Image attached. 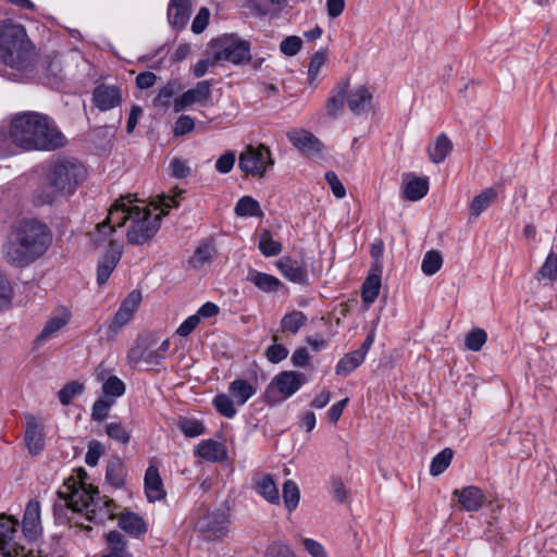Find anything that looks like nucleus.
<instances>
[{
  "instance_id": "1",
  "label": "nucleus",
  "mask_w": 557,
  "mask_h": 557,
  "mask_svg": "<svg viewBox=\"0 0 557 557\" xmlns=\"http://www.w3.org/2000/svg\"><path fill=\"white\" fill-rule=\"evenodd\" d=\"M52 240L53 234L47 223L37 218H24L12 226L2 245V257L11 267L24 269L40 259Z\"/></svg>"
},
{
  "instance_id": "2",
  "label": "nucleus",
  "mask_w": 557,
  "mask_h": 557,
  "mask_svg": "<svg viewBox=\"0 0 557 557\" xmlns=\"http://www.w3.org/2000/svg\"><path fill=\"white\" fill-rule=\"evenodd\" d=\"M11 135L14 143L25 151H54L67 143L55 121L36 111L15 114L11 120Z\"/></svg>"
},
{
  "instance_id": "3",
  "label": "nucleus",
  "mask_w": 557,
  "mask_h": 557,
  "mask_svg": "<svg viewBox=\"0 0 557 557\" xmlns=\"http://www.w3.org/2000/svg\"><path fill=\"white\" fill-rule=\"evenodd\" d=\"M36 59L35 45L24 25L12 18L0 21V63L16 71L28 70Z\"/></svg>"
},
{
  "instance_id": "4",
  "label": "nucleus",
  "mask_w": 557,
  "mask_h": 557,
  "mask_svg": "<svg viewBox=\"0 0 557 557\" xmlns=\"http://www.w3.org/2000/svg\"><path fill=\"white\" fill-rule=\"evenodd\" d=\"M85 176L86 169L81 162L75 159H59L48 165L45 182L61 195H72Z\"/></svg>"
},
{
  "instance_id": "5",
  "label": "nucleus",
  "mask_w": 557,
  "mask_h": 557,
  "mask_svg": "<svg viewBox=\"0 0 557 557\" xmlns=\"http://www.w3.org/2000/svg\"><path fill=\"white\" fill-rule=\"evenodd\" d=\"M131 227L127 231V240L132 245H143L150 240L160 228L159 215H153L147 208L134 206L131 213Z\"/></svg>"
},
{
  "instance_id": "6",
  "label": "nucleus",
  "mask_w": 557,
  "mask_h": 557,
  "mask_svg": "<svg viewBox=\"0 0 557 557\" xmlns=\"http://www.w3.org/2000/svg\"><path fill=\"white\" fill-rule=\"evenodd\" d=\"M305 375L296 371H282L268 385L263 399L269 405L292 397L305 384Z\"/></svg>"
},
{
  "instance_id": "7",
  "label": "nucleus",
  "mask_w": 557,
  "mask_h": 557,
  "mask_svg": "<svg viewBox=\"0 0 557 557\" xmlns=\"http://www.w3.org/2000/svg\"><path fill=\"white\" fill-rule=\"evenodd\" d=\"M213 62L227 61L233 64L249 62L250 42L244 39L224 37L212 41Z\"/></svg>"
},
{
  "instance_id": "8",
  "label": "nucleus",
  "mask_w": 557,
  "mask_h": 557,
  "mask_svg": "<svg viewBox=\"0 0 557 557\" xmlns=\"http://www.w3.org/2000/svg\"><path fill=\"white\" fill-rule=\"evenodd\" d=\"M274 161L271 157L269 147L260 144L257 147L249 145L239 154L238 168L242 172L251 176L262 177L268 168L272 166Z\"/></svg>"
},
{
  "instance_id": "9",
  "label": "nucleus",
  "mask_w": 557,
  "mask_h": 557,
  "mask_svg": "<svg viewBox=\"0 0 557 557\" xmlns=\"http://www.w3.org/2000/svg\"><path fill=\"white\" fill-rule=\"evenodd\" d=\"M17 527V519L0 515V555L3 557H35L33 550H26L24 546L14 541Z\"/></svg>"
},
{
  "instance_id": "10",
  "label": "nucleus",
  "mask_w": 557,
  "mask_h": 557,
  "mask_svg": "<svg viewBox=\"0 0 557 557\" xmlns=\"http://www.w3.org/2000/svg\"><path fill=\"white\" fill-rule=\"evenodd\" d=\"M94 491L95 488L92 486L87 487L82 484L78 487H74L69 496L62 492L58 494L62 500L69 504L72 513L85 511V516L87 517L88 510L98 505Z\"/></svg>"
},
{
  "instance_id": "11",
  "label": "nucleus",
  "mask_w": 557,
  "mask_h": 557,
  "mask_svg": "<svg viewBox=\"0 0 557 557\" xmlns=\"http://www.w3.org/2000/svg\"><path fill=\"white\" fill-rule=\"evenodd\" d=\"M287 137L292 145L295 148H297L302 154L309 158L321 157L324 149V145L311 132L305 129L292 131L287 134Z\"/></svg>"
},
{
  "instance_id": "12",
  "label": "nucleus",
  "mask_w": 557,
  "mask_h": 557,
  "mask_svg": "<svg viewBox=\"0 0 557 557\" xmlns=\"http://www.w3.org/2000/svg\"><path fill=\"white\" fill-rule=\"evenodd\" d=\"M211 96L210 81H201L194 88L184 91L175 98L173 108L175 112H181L194 103H206Z\"/></svg>"
},
{
  "instance_id": "13",
  "label": "nucleus",
  "mask_w": 557,
  "mask_h": 557,
  "mask_svg": "<svg viewBox=\"0 0 557 557\" xmlns=\"http://www.w3.org/2000/svg\"><path fill=\"white\" fill-rule=\"evenodd\" d=\"M276 265L282 275L289 282L299 285L309 284L307 263L304 260L283 257L277 261Z\"/></svg>"
},
{
  "instance_id": "14",
  "label": "nucleus",
  "mask_w": 557,
  "mask_h": 557,
  "mask_svg": "<svg viewBox=\"0 0 557 557\" xmlns=\"http://www.w3.org/2000/svg\"><path fill=\"white\" fill-rule=\"evenodd\" d=\"M92 102L100 111H109L122 102L121 88L115 85L100 84L92 91Z\"/></svg>"
},
{
  "instance_id": "15",
  "label": "nucleus",
  "mask_w": 557,
  "mask_h": 557,
  "mask_svg": "<svg viewBox=\"0 0 557 557\" xmlns=\"http://www.w3.org/2000/svg\"><path fill=\"white\" fill-rule=\"evenodd\" d=\"M22 531L25 539L30 542L36 541L41 535L40 503L37 499H30L26 505Z\"/></svg>"
},
{
  "instance_id": "16",
  "label": "nucleus",
  "mask_w": 557,
  "mask_h": 557,
  "mask_svg": "<svg viewBox=\"0 0 557 557\" xmlns=\"http://www.w3.org/2000/svg\"><path fill=\"white\" fill-rule=\"evenodd\" d=\"M122 246L116 242L111 240L109 243V248L106 250L103 256L98 261L97 265V283L102 285L107 283L111 273L117 265L121 257H122Z\"/></svg>"
},
{
  "instance_id": "17",
  "label": "nucleus",
  "mask_w": 557,
  "mask_h": 557,
  "mask_svg": "<svg viewBox=\"0 0 557 557\" xmlns=\"http://www.w3.org/2000/svg\"><path fill=\"white\" fill-rule=\"evenodd\" d=\"M227 515L224 510H215L203 515L198 523L197 528L200 532L207 533L214 537H221L224 535L227 528Z\"/></svg>"
},
{
  "instance_id": "18",
  "label": "nucleus",
  "mask_w": 557,
  "mask_h": 557,
  "mask_svg": "<svg viewBox=\"0 0 557 557\" xmlns=\"http://www.w3.org/2000/svg\"><path fill=\"white\" fill-rule=\"evenodd\" d=\"M24 441L30 455H38L45 448L44 425L34 417H26Z\"/></svg>"
},
{
  "instance_id": "19",
  "label": "nucleus",
  "mask_w": 557,
  "mask_h": 557,
  "mask_svg": "<svg viewBox=\"0 0 557 557\" xmlns=\"http://www.w3.org/2000/svg\"><path fill=\"white\" fill-rule=\"evenodd\" d=\"M144 485L149 502L162 500L166 495L159 469L153 463H150L145 472Z\"/></svg>"
},
{
  "instance_id": "20",
  "label": "nucleus",
  "mask_w": 557,
  "mask_h": 557,
  "mask_svg": "<svg viewBox=\"0 0 557 557\" xmlns=\"http://www.w3.org/2000/svg\"><path fill=\"white\" fill-rule=\"evenodd\" d=\"M372 94L364 85H359L347 91V104L355 115L366 113L372 106Z\"/></svg>"
},
{
  "instance_id": "21",
  "label": "nucleus",
  "mask_w": 557,
  "mask_h": 557,
  "mask_svg": "<svg viewBox=\"0 0 557 557\" xmlns=\"http://www.w3.org/2000/svg\"><path fill=\"white\" fill-rule=\"evenodd\" d=\"M190 0H171L168 7V21L175 29H183L190 17Z\"/></svg>"
},
{
  "instance_id": "22",
  "label": "nucleus",
  "mask_w": 557,
  "mask_h": 557,
  "mask_svg": "<svg viewBox=\"0 0 557 557\" xmlns=\"http://www.w3.org/2000/svg\"><path fill=\"white\" fill-rule=\"evenodd\" d=\"M453 495L467 511H478L485 500L482 490L473 485L466 486L460 491L455 490Z\"/></svg>"
},
{
  "instance_id": "23",
  "label": "nucleus",
  "mask_w": 557,
  "mask_h": 557,
  "mask_svg": "<svg viewBox=\"0 0 557 557\" xmlns=\"http://www.w3.org/2000/svg\"><path fill=\"white\" fill-rule=\"evenodd\" d=\"M195 453L200 458L210 462H219L227 458V451L225 446L222 443L214 440L201 441L196 446Z\"/></svg>"
},
{
  "instance_id": "24",
  "label": "nucleus",
  "mask_w": 557,
  "mask_h": 557,
  "mask_svg": "<svg viewBox=\"0 0 557 557\" xmlns=\"http://www.w3.org/2000/svg\"><path fill=\"white\" fill-rule=\"evenodd\" d=\"M216 256V248L211 240H202L188 259V264L194 270H200L210 264Z\"/></svg>"
},
{
  "instance_id": "25",
  "label": "nucleus",
  "mask_w": 557,
  "mask_h": 557,
  "mask_svg": "<svg viewBox=\"0 0 557 557\" xmlns=\"http://www.w3.org/2000/svg\"><path fill=\"white\" fill-rule=\"evenodd\" d=\"M247 281L252 283L263 293L277 292L281 287H283V283L276 276L260 272L255 269H249Z\"/></svg>"
},
{
  "instance_id": "26",
  "label": "nucleus",
  "mask_w": 557,
  "mask_h": 557,
  "mask_svg": "<svg viewBox=\"0 0 557 557\" xmlns=\"http://www.w3.org/2000/svg\"><path fill=\"white\" fill-rule=\"evenodd\" d=\"M255 491L262 496L267 502L272 505H278L281 502L278 488L270 474H264L263 476L257 479L255 481Z\"/></svg>"
},
{
  "instance_id": "27",
  "label": "nucleus",
  "mask_w": 557,
  "mask_h": 557,
  "mask_svg": "<svg viewBox=\"0 0 557 557\" xmlns=\"http://www.w3.org/2000/svg\"><path fill=\"white\" fill-rule=\"evenodd\" d=\"M228 392L236 404L243 406L257 393V386L247 380L236 379L230 383Z\"/></svg>"
},
{
  "instance_id": "28",
  "label": "nucleus",
  "mask_w": 557,
  "mask_h": 557,
  "mask_svg": "<svg viewBox=\"0 0 557 557\" xmlns=\"http://www.w3.org/2000/svg\"><path fill=\"white\" fill-rule=\"evenodd\" d=\"M349 87V79L339 82L332 90L331 97L326 101V110L329 115L336 117L338 112L344 108L345 100L347 99V90Z\"/></svg>"
},
{
  "instance_id": "29",
  "label": "nucleus",
  "mask_w": 557,
  "mask_h": 557,
  "mask_svg": "<svg viewBox=\"0 0 557 557\" xmlns=\"http://www.w3.org/2000/svg\"><path fill=\"white\" fill-rule=\"evenodd\" d=\"M134 206H128L125 202V198L115 200L109 210L107 221L115 227H122L125 225L127 220H131V213L133 214Z\"/></svg>"
},
{
  "instance_id": "30",
  "label": "nucleus",
  "mask_w": 557,
  "mask_h": 557,
  "mask_svg": "<svg viewBox=\"0 0 557 557\" xmlns=\"http://www.w3.org/2000/svg\"><path fill=\"white\" fill-rule=\"evenodd\" d=\"M453 144L446 134H440L434 143L428 147V154L433 163H442L446 157L451 152Z\"/></svg>"
},
{
  "instance_id": "31",
  "label": "nucleus",
  "mask_w": 557,
  "mask_h": 557,
  "mask_svg": "<svg viewBox=\"0 0 557 557\" xmlns=\"http://www.w3.org/2000/svg\"><path fill=\"white\" fill-rule=\"evenodd\" d=\"M119 527L133 536H140L147 531L145 520L135 512L122 513L119 518Z\"/></svg>"
},
{
  "instance_id": "32",
  "label": "nucleus",
  "mask_w": 557,
  "mask_h": 557,
  "mask_svg": "<svg viewBox=\"0 0 557 557\" xmlns=\"http://www.w3.org/2000/svg\"><path fill=\"white\" fill-rule=\"evenodd\" d=\"M106 552L110 554L133 557L132 553L128 550L125 536L116 530H112L106 534Z\"/></svg>"
},
{
  "instance_id": "33",
  "label": "nucleus",
  "mask_w": 557,
  "mask_h": 557,
  "mask_svg": "<svg viewBox=\"0 0 557 557\" xmlns=\"http://www.w3.org/2000/svg\"><path fill=\"white\" fill-rule=\"evenodd\" d=\"M128 359L134 363L144 361L149 366H159L163 361V357L159 355L157 349H150L148 346L143 347L141 345L131 349Z\"/></svg>"
},
{
  "instance_id": "34",
  "label": "nucleus",
  "mask_w": 557,
  "mask_h": 557,
  "mask_svg": "<svg viewBox=\"0 0 557 557\" xmlns=\"http://www.w3.org/2000/svg\"><path fill=\"white\" fill-rule=\"evenodd\" d=\"M115 503L104 496L102 507L99 509H96V507L89 509L86 519L95 523H104L106 521L113 520L115 518Z\"/></svg>"
},
{
  "instance_id": "35",
  "label": "nucleus",
  "mask_w": 557,
  "mask_h": 557,
  "mask_svg": "<svg viewBox=\"0 0 557 557\" xmlns=\"http://www.w3.org/2000/svg\"><path fill=\"white\" fill-rule=\"evenodd\" d=\"M429 191V181L424 177H413L404 187V198L409 201L422 199Z\"/></svg>"
},
{
  "instance_id": "36",
  "label": "nucleus",
  "mask_w": 557,
  "mask_h": 557,
  "mask_svg": "<svg viewBox=\"0 0 557 557\" xmlns=\"http://www.w3.org/2000/svg\"><path fill=\"white\" fill-rule=\"evenodd\" d=\"M497 198V191L493 188H486L473 198L470 203V213L472 216H479Z\"/></svg>"
},
{
  "instance_id": "37",
  "label": "nucleus",
  "mask_w": 557,
  "mask_h": 557,
  "mask_svg": "<svg viewBox=\"0 0 557 557\" xmlns=\"http://www.w3.org/2000/svg\"><path fill=\"white\" fill-rule=\"evenodd\" d=\"M101 391L102 397L115 403L119 397H122L125 394L126 386L120 377H117L116 375H110L102 383Z\"/></svg>"
},
{
  "instance_id": "38",
  "label": "nucleus",
  "mask_w": 557,
  "mask_h": 557,
  "mask_svg": "<svg viewBox=\"0 0 557 557\" xmlns=\"http://www.w3.org/2000/svg\"><path fill=\"white\" fill-rule=\"evenodd\" d=\"M363 361L364 358L359 352L355 350L350 351L339 359L335 368V373L346 376L356 370Z\"/></svg>"
},
{
  "instance_id": "39",
  "label": "nucleus",
  "mask_w": 557,
  "mask_h": 557,
  "mask_svg": "<svg viewBox=\"0 0 557 557\" xmlns=\"http://www.w3.org/2000/svg\"><path fill=\"white\" fill-rule=\"evenodd\" d=\"M307 315L304 312L293 310L282 318L281 329L283 332L297 334L298 331L307 323Z\"/></svg>"
},
{
  "instance_id": "40",
  "label": "nucleus",
  "mask_w": 557,
  "mask_h": 557,
  "mask_svg": "<svg viewBox=\"0 0 557 557\" xmlns=\"http://www.w3.org/2000/svg\"><path fill=\"white\" fill-rule=\"evenodd\" d=\"M381 288V275L369 274L362 284L361 297L366 304H372L375 301L380 294Z\"/></svg>"
},
{
  "instance_id": "41",
  "label": "nucleus",
  "mask_w": 557,
  "mask_h": 557,
  "mask_svg": "<svg viewBox=\"0 0 557 557\" xmlns=\"http://www.w3.org/2000/svg\"><path fill=\"white\" fill-rule=\"evenodd\" d=\"M238 216H260L262 210L259 202L250 196H243L236 203L234 209Z\"/></svg>"
},
{
  "instance_id": "42",
  "label": "nucleus",
  "mask_w": 557,
  "mask_h": 557,
  "mask_svg": "<svg viewBox=\"0 0 557 557\" xmlns=\"http://www.w3.org/2000/svg\"><path fill=\"white\" fill-rule=\"evenodd\" d=\"M258 248L264 257H275L281 253L282 244L273 239L270 231L263 230L260 234Z\"/></svg>"
},
{
  "instance_id": "43",
  "label": "nucleus",
  "mask_w": 557,
  "mask_h": 557,
  "mask_svg": "<svg viewBox=\"0 0 557 557\" xmlns=\"http://www.w3.org/2000/svg\"><path fill=\"white\" fill-rule=\"evenodd\" d=\"M283 500L288 512H293L300 500V491L293 480H287L283 484Z\"/></svg>"
},
{
  "instance_id": "44",
  "label": "nucleus",
  "mask_w": 557,
  "mask_h": 557,
  "mask_svg": "<svg viewBox=\"0 0 557 557\" xmlns=\"http://www.w3.org/2000/svg\"><path fill=\"white\" fill-rule=\"evenodd\" d=\"M69 317H52L49 319L41 332L36 337V343H41L51 337L54 333L59 332L63 326H65L69 323Z\"/></svg>"
},
{
  "instance_id": "45",
  "label": "nucleus",
  "mask_w": 557,
  "mask_h": 557,
  "mask_svg": "<svg viewBox=\"0 0 557 557\" xmlns=\"http://www.w3.org/2000/svg\"><path fill=\"white\" fill-rule=\"evenodd\" d=\"M454 451L450 448H444L431 461L430 473L433 476L442 474L450 465Z\"/></svg>"
},
{
  "instance_id": "46",
  "label": "nucleus",
  "mask_w": 557,
  "mask_h": 557,
  "mask_svg": "<svg viewBox=\"0 0 557 557\" xmlns=\"http://www.w3.org/2000/svg\"><path fill=\"white\" fill-rule=\"evenodd\" d=\"M442 253L437 250H429L422 259L421 270L425 275H433L442 268Z\"/></svg>"
},
{
  "instance_id": "47",
  "label": "nucleus",
  "mask_w": 557,
  "mask_h": 557,
  "mask_svg": "<svg viewBox=\"0 0 557 557\" xmlns=\"http://www.w3.org/2000/svg\"><path fill=\"white\" fill-rule=\"evenodd\" d=\"M58 191L50 188L46 183L42 186H38L32 195V203L35 207H42L47 205H52L55 200V196Z\"/></svg>"
},
{
  "instance_id": "48",
  "label": "nucleus",
  "mask_w": 557,
  "mask_h": 557,
  "mask_svg": "<svg viewBox=\"0 0 557 557\" xmlns=\"http://www.w3.org/2000/svg\"><path fill=\"white\" fill-rule=\"evenodd\" d=\"M85 391V385L78 381H71L66 383L59 392L58 397L63 406L71 404L75 396L82 395Z\"/></svg>"
},
{
  "instance_id": "49",
  "label": "nucleus",
  "mask_w": 557,
  "mask_h": 557,
  "mask_svg": "<svg viewBox=\"0 0 557 557\" xmlns=\"http://www.w3.org/2000/svg\"><path fill=\"white\" fill-rule=\"evenodd\" d=\"M106 434L113 441L122 445L131 442V431L122 422H110L106 425Z\"/></svg>"
},
{
  "instance_id": "50",
  "label": "nucleus",
  "mask_w": 557,
  "mask_h": 557,
  "mask_svg": "<svg viewBox=\"0 0 557 557\" xmlns=\"http://www.w3.org/2000/svg\"><path fill=\"white\" fill-rule=\"evenodd\" d=\"M213 406L215 410L223 417L232 419L236 416V409L234 407V400L232 396L226 394H218L213 398Z\"/></svg>"
},
{
  "instance_id": "51",
  "label": "nucleus",
  "mask_w": 557,
  "mask_h": 557,
  "mask_svg": "<svg viewBox=\"0 0 557 557\" xmlns=\"http://www.w3.org/2000/svg\"><path fill=\"white\" fill-rule=\"evenodd\" d=\"M106 480L114 487H121L124 484L123 465L120 459H115L107 466Z\"/></svg>"
},
{
  "instance_id": "52",
  "label": "nucleus",
  "mask_w": 557,
  "mask_h": 557,
  "mask_svg": "<svg viewBox=\"0 0 557 557\" xmlns=\"http://www.w3.org/2000/svg\"><path fill=\"white\" fill-rule=\"evenodd\" d=\"M486 341V332L481 327H474L466 335L465 345L471 351H480Z\"/></svg>"
},
{
  "instance_id": "53",
  "label": "nucleus",
  "mask_w": 557,
  "mask_h": 557,
  "mask_svg": "<svg viewBox=\"0 0 557 557\" xmlns=\"http://www.w3.org/2000/svg\"><path fill=\"white\" fill-rule=\"evenodd\" d=\"M327 59L326 51L323 49H320L315 51L309 63L308 67V81L310 85H313L314 81L317 79L319 72L321 67L324 65L325 61Z\"/></svg>"
},
{
  "instance_id": "54",
  "label": "nucleus",
  "mask_w": 557,
  "mask_h": 557,
  "mask_svg": "<svg viewBox=\"0 0 557 557\" xmlns=\"http://www.w3.org/2000/svg\"><path fill=\"white\" fill-rule=\"evenodd\" d=\"M14 297L12 284L7 276L0 272V312L11 307Z\"/></svg>"
},
{
  "instance_id": "55",
  "label": "nucleus",
  "mask_w": 557,
  "mask_h": 557,
  "mask_svg": "<svg viewBox=\"0 0 557 557\" xmlns=\"http://www.w3.org/2000/svg\"><path fill=\"white\" fill-rule=\"evenodd\" d=\"M112 400L106 399L102 396L94 403L91 407V420L96 422L104 421L109 416L110 408L114 405Z\"/></svg>"
},
{
  "instance_id": "56",
  "label": "nucleus",
  "mask_w": 557,
  "mask_h": 557,
  "mask_svg": "<svg viewBox=\"0 0 557 557\" xmlns=\"http://www.w3.org/2000/svg\"><path fill=\"white\" fill-rule=\"evenodd\" d=\"M115 232L114 226L107 221V219L98 223L95 232L89 233L91 242L96 246L102 245L108 237H110Z\"/></svg>"
},
{
  "instance_id": "57",
  "label": "nucleus",
  "mask_w": 557,
  "mask_h": 557,
  "mask_svg": "<svg viewBox=\"0 0 557 557\" xmlns=\"http://www.w3.org/2000/svg\"><path fill=\"white\" fill-rule=\"evenodd\" d=\"M540 278L553 281L557 276V253L550 251L539 270Z\"/></svg>"
},
{
  "instance_id": "58",
  "label": "nucleus",
  "mask_w": 557,
  "mask_h": 557,
  "mask_svg": "<svg viewBox=\"0 0 557 557\" xmlns=\"http://www.w3.org/2000/svg\"><path fill=\"white\" fill-rule=\"evenodd\" d=\"M18 145L12 138L11 129L7 133L0 129V158H8L17 152Z\"/></svg>"
},
{
  "instance_id": "59",
  "label": "nucleus",
  "mask_w": 557,
  "mask_h": 557,
  "mask_svg": "<svg viewBox=\"0 0 557 557\" xmlns=\"http://www.w3.org/2000/svg\"><path fill=\"white\" fill-rule=\"evenodd\" d=\"M141 301V293L137 289L132 290L127 297L122 301L120 306V310L126 313L131 319L136 312L139 304Z\"/></svg>"
},
{
  "instance_id": "60",
  "label": "nucleus",
  "mask_w": 557,
  "mask_h": 557,
  "mask_svg": "<svg viewBox=\"0 0 557 557\" xmlns=\"http://www.w3.org/2000/svg\"><path fill=\"white\" fill-rule=\"evenodd\" d=\"M302 47V40L298 36H287L280 44L281 52L286 57L296 55Z\"/></svg>"
},
{
  "instance_id": "61",
  "label": "nucleus",
  "mask_w": 557,
  "mask_h": 557,
  "mask_svg": "<svg viewBox=\"0 0 557 557\" xmlns=\"http://www.w3.org/2000/svg\"><path fill=\"white\" fill-rule=\"evenodd\" d=\"M180 430L186 437H197L205 433L203 424L194 419H184L180 422Z\"/></svg>"
},
{
  "instance_id": "62",
  "label": "nucleus",
  "mask_w": 557,
  "mask_h": 557,
  "mask_svg": "<svg viewBox=\"0 0 557 557\" xmlns=\"http://www.w3.org/2000/svg\"><path fill=\"white\" fill-rule=\"evenodd\" d=\"M264 557H296L292 548L282 542H273L265 552Z\"/></svg>"
},
{
  "instance_id": "63",
  "label": "nucleus",
  "mask_w": 557,
  "mask_h": 557,
  "mask_svg": "<svg viewBox=\"0 0 557 557\" xmlns=\"http://www.w3.org/2000/svg\"><path fill=\"white\" fill-rule=\"evenodd\" d=\"M235 161V152L228 150L218 158L215 161V169L221 174H227L233 170Z\"/></svg>"
},
{
  "instance_id": "64",
  "label": "nucleus",
  "mask_w": 557,
  "mask_h": 557,
  "mask_svg": "<svg viewBox=\"0 0 557 557\" xmlns=\"http://www.w3.org/2000/svg\"><path fill=\"white\" fill-rule=\"evenodd\" d=\"M288 356V349L282 344L274 343L265 350V357L271 363H280Z\"/></svg>"
}]
</instances>
